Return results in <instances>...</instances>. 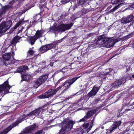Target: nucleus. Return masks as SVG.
<instances>
[{
    "instance_id": "nucleus-51",
    "label": "nucleus",
    "mask_w": 134,
    "mask_h": 134,
    "mask_svg": "<svg viewBox=\"0 0 134 134\" xmlns=\"http://www.w3.org/2000/svg\"><path fill=\"white\" fill-rule=\"evenodd\" d=\"M2 1L3 2H4V0H2Z\"/></svg>"
},
{
    "instance_id": "nucleus-49",
    "label": "nucleus",
    "mask_w": 134,
    "mask_h": 134,
    "mask_svg": "<svg viewBox=\"0 0 134 134\" xmlns=\"http://www.w3.org/2000/svg\"><path fill=\"white\" fill-rule=\"evenodd\" d=\"M21 31H21V30L19 31H18V34H19V33H20V32H21Z\"/></svg>"
},
{
    "instance_id": "nucleus-50",
    "label": "nucleus",
    "mask_w": 134,
    "mask_h": 134,
    "mask_svg": "<svg viewBox=\"0 0 134 134\" xmlns=\"http://www.w3.org/2000/svg\"><path fill=\"white\" fill-rule=\"evenodd\" d=\"M132 77L133 78H134V75H133L132 76Z\"/></svg>"
},
{
    "instance_id": "nucleus-3",
    "label": "nucleus",
    "mask_w": 134,
    "mask_h": 134,
    "mask_svg": "<svg viewBox=\"0 0 134 134\" xmlns=\"http://www.w3.org/2000/svg\"><path fill=\"white\" fill-rule=\"evenodd\" d=\"M22 119L21 120H17L14 123L11 124L9 127L4 129L0 133V134H7L14 127H15L19 123L21 122L25 119H27L26 115H24L22 117Z\"/></svg>"
},
{
    "instance_id": "nucleus-25",
    "label": "nucleus",
    "mask_w": 134,
    "mask_h": 134,
    "mask_svg": "<svg viewBox=\"0 0 134 134\" xmlns=\"http://www.w3.org/2000/svg\"><path fill=\"white\" fill-rule=\"evenodd\" d=\"M70 84H69V83L68 80H67L63 83L62 85L59 87L58 88L60 89H61L63 87H67V89H68L70 87Z\"/></svg>"
},
{
    "instance_id": "nucleus-14",
    "label": "nucleus",
    "mask_w": 134,
    "mask_h": 134,
    "mask_svg": "<svg viewBox=\"0 0 134 134\" xmlns=\"http://www.w3.org/2000/svg\"><path fill=\"white\" fill-rule=\"evenodd\" d=\"M43 109L41 108H39L35 110L32 111L30 112L29 115H35L37 116L39 118L41 117V114L42 113V111Z\"/></svg>"
},
{
    "instance_id": "nucleus-40",
    "label": "nucleus",
    "mask_w": 134,
    "mask_h": 134,
    "mask_svg": "<svg viewBox=\"0 0 134 134\" xmlns=\"http://www.w3.org/2000/svg\"><path fill=\"white\" fill-rule=\"evenodd\" d=\"M14 2V0H13L9 2V4H12Z\"/></svg>"
},
{
    "instance_id": "nucleus-33",
    "label": "nucleus",
    "mask_w": 134,
    "mask_h": 134,
    "mask_svg": "<svg viewBox=\"0 0 134 134\" xmlns=\"http://www.w3.org/2000/svg\"><path fill=\"white\" fill-rule=\"evenodd\" d=\"M68 69L67 68V67H65L64 68H63L62 70H61V71L62 72H65L67 71H68Z\"/></svg>"
},
{
    "instance_id": "nucleus-11",
    "label": "nucleus",
    "mask_w": 134,
    "mask_h": 134,
    "mask_svg": "<svg viewBox=\"0 0 134 134\" xmlns=\"http://www.w3.org/2000/svg\"><path fill=\"white\" fill-rule=\"evenodd\" d=\"M124 0H111V3L113 4H117L119 3L118 5L116 6L113 9L110 10V12H112L115 11L118 9L120 6L123 3Z\"/></svg>"
},
{
    "instance_id": "nucleus-53",
    "label": "nucleus",
    "mask_w": 134,
    "mask_h": 134,
    "mask_svg": "<svg viewBox=\"0 0 134 134\" xmlns=\"http://www.w3.org/2000/svg\"><path fill=\"white\" fill-rule=\"evenodd\" d=\"M18 134H21V132L20 133Z\"/></svg>"
},
{
    "instance_id": "nucleus-23",
    "label": "nucleus",
    "mask_w": 134,
    "mask_h": 134,
    "mask_svg": "<svg viewBox=\"0 0 134 134\" xmlns=\"http://www.w3.org/2000/svg\"><path fill=\"white\" fill-rule=\"evenodd\" d=\"M92 126V124L91 123H87L83 124V127L84 129H87V133H88L91 129Z\"/></svg>"
},
{
    "instance_id": "nucleus-39",
    "label": "nucleus",
    "mask_w": 134,
    "mask_h": 134,
    "mask_svg": "<svg viewBox=\"0 0 134 134\" xmlns=\"http://www.w3.org/2000/svg\"><path fill=\"white\" fill-rule=\"evenodd\" d=\"M99 99H97L94 100L93 101V102L94 103H97L99 101Z\"/></svg>"
},
{
    "instance_id": "nucleus-42",
    "label": "nucleus",
    "mask_w": 134,
    "mask_h": 134,
    "mask_svg": "<svg viewBox=\"0 0 134 134\" xmlns=\"http://www.w3.org/2000/svg\"><path fill=\"white\" fill-rule=\"evenodd\" d=\"M90 72H91V71H85L84 72V74L86 73H89Z\"/></svg>"
},
{
    "instance_id": "nucleus-5",
    "label": "nucleus",
    "mask_w": 134,
    "mask_h": 134,
    "mask_svg": "<svg viewBox=\"0 0 134 134\" xmlns=\"http://www.w3.org/2000/svg\"><path fill=\"white\" fill-rule=\"evenodd\" d=\"M48 76V75L46 74L40 76L38 79L35 80L32 83L34 87L36 88H37L47 80Z\"/></svg>"
},
{
    "instance_id": "nucleus-19",
    "label": "nucleus",
    "mask_w": 134,
    "mask_h": 134,
    "mask_svg": "<svg viewBox=\"0 0 134 134\" xmlns=\"http://www.w3.org/2000/svg\"><path fill=\"white\" fill-rule=\"evenodd\" d=\"M28 68L27 66H20L16 70V72L21 73L23 72H25L26 70H28Z\"/></svg>"
},
{
    "instance_id": "nucleus-35",
    "label": "nucleus",
    "mask_w": 134,
    "mask_h": 134,
    "mask_svg": "<svg viewBox=\"0 0 134 134\" xmlns=\"http://www.w3.org/2000/svg\"><path fill=\"white\" fill-rule=\"evenodd\" d=\"M28 53L30 55H32L34 54V52L32 49H30Z\"/></svg>"
},
{
    "instance_id": "nucleus-10",
    "label": "nucleus",
    "mask_w": 134,
    "mask_h": 134,
    "mask_svg": "<svg viewBox=\"0 0 134 134\" xmlns=\"http://www.w3.org/2000/svg\"><path fill=\"white\" fill-rule=\"evenodd\" d=\"M97 110L96 109H94L92 110L89 111L87 113L86 115L84 118L79 120V122H83L86 121L91 116L95 114Z\"/></svg>"
},
{
    "instance_id": "nucleus-48",
    "label": "nucleus",
    "mask_w": 134,
    "mask_h": 134,
    "mask_svg": "<svg viewBox=\"0 0 134 134\" xmlns=\"http://www.w3.org/2000/svg\"><path fill=\"white\" fill-rule=\"evenodd\" d=\"M109 70L110 71H111L113 69L111 68H110L109 69Z\"/></svg>"
},
{
    "instance_id": "nucleus-2",
    "label": "nucleus",
    "mask_w": 134,
    "mask_h": 134,
    "mask_svg": "<svg viewBox=\"0 0 134 134\" xmlns=\"http://www.w3.org/2000/svg\"><path fill=\"white\" fill-rule=\"evenodd\" d=\"M75 122L72 121L64 122L62 124V128L59 130L60 134H63L66 132L69 131L72 128Z\"/></svg>"
},
{
    "instance_id": "nucleus-31",
    "label": "nucleus",
    "mask_w": 134,
    "mask_h": 134,
    "mask_svg": "<svg viewBox=\"0 0 134 134\" xmlns=\"http://www.w3.org/2000/svg\"><path fill=\"white\" fill-rule=\"evenodd\" d=\"M87 0H78L77 3L78 5H82L87 1Z\"/></svg>"
},
{
    "instance_id": "nucleus-12",
    "label": "nucleus",
    "mask_w": 134,
    "mask_h": 134,
    "mask_svg": "<svg viewBox=\"0 0 134 134\" xmlns=\"http://www.w3.org/2000/svg\"><path fill=\"white\" fill-rule=\"evenodd\" d=\"M98 40L97 41V44L99 45L103 44L105 43L108 40V38L105 37L104 35H102L99 36L98 38Z\"/></svg>"
},
{
    "instance_id": "nucleus-29",
    "label": "nucleus",
    "mask_w": 134,
    "mask_h": 134,
    "mask_svg": "<svg viewBox=\"0 0 134 134\" xmlns=\"http://www.w3.org/2000/svg\"><path fill=\"white\" fill-rule=\"evenodd\" d=\"M23 19L20 20L15 25V26L13 27V28L14 29H16L19 26L22 25L23 24Z\"/></svg>"
},
{
    "instance_id": "nucleus-6",
    "label": "nucleus",
    "mask_w": 134,
    "mask_h": 134,
    "mask_svg": "<svg viewBox=\"0 0 134 134\" xmlns=\"http://www.w3.org/2000/svg\"><path fill=\"white\" fill-rule=\"evenodd\" d=\"M12 24V21L9 20L3 22L0 25V33L3 34L10 27Z\"/></svg>"
},
{
    "instance_id": "nucleus-8",
    "label": "nucleus",
    "mask_w": 134,
    "mask_h": 134,
    "mask_svg": "<svg viewBox=\"0 0 134 134\" xmlns=\"http://www.w3.org/2000/svg\"><path fill=\"white\" fill-rule=\"evenodd\" d=\"M37 126L35 124L26 127L21 131V134H26L28 133H32L33 131L36 129Z\"/></svg>"
},
{
    "instance_id": "nucleus-46",
    "label": "nucleus",
    "mask_w": 134,
    "mask_h": 134,
    "mask_svg": "<svg viewBox=\"0 0 134 134\" xmlns=\"http://www.w3.org/2000/svg\"><path fill=\"white\" fill-rule=\"evenodd\" d=\"M17 0V1H18V2L19 3H20V2H21L23 1H24V0Z\"/></svg>"
},
{
    "instance_id": "nucleus-4",
    "label": "nucleus",
    "mask_w": 134,
    "mask_h": 134,
    "mask_svg": "<svg viewBox=\"0 0 134 134\" xmlns=\"http://www.w3.org/2000/svg\"><path fill=\"white\" fill-rule=\"evenodd\" d=\"M11 87L8 84V81H6L3 84L0 85V95L2 96L3 94L2 97L4 95L9 93V91Z\"/></svg>"
},
{
    "instance_id": "nucleus-15",
    "label": "nucleus",
    "mask_w": 134,
    "mask_h": 134,
    "mask_svg": "<svg viewBox=\"0 0 134 134\" xmlns=\"http://www.w3.org/2000/svg\"><path fill=\"white\" fill-rule=\"evenodd\" d=\"M103 46L107 48H109L112 47L115 43V40L114 39H110L108 38V40L105 42Z\"/></svg>"
},
{
    "instance_id": "nucleus-45",
    "label": "nucleus",
    "mask_w": 134,
    "mask_h": 134,
    "mask_svg": "<svg viewBox=\"0 0 134 134\" xmlns=\"http://www.w3.org/2000/svg\"><path fill=\"white\" fill-rule=\"evenodd\" d=\"M131 8H134V4H133L131 6H130Z\"/></svg>"
},
{
    "instance_id": "nucleus-30",
    "label": "nucleus",
    "mask_w": 134,
    "mask_h": 134,
    "mask_svg": "<svg viewBox=\"0 0 134 134\" xmlns=\"http://www.w3.org/2000/svg\"><path fill=\"white\" fill-rule=\"evenodd\" d=\"M79 77H74L71 79H70L68 80V81L70 84L71 86V85L73 84L79 78Z\"/></svg>"
},
{
    "instance_id": "nucleus-28",
    "label": "nucleus",
    "mask_w": 134,
    "mask_h": 134,
    "mask_svg": "<svg viewBox=\"0 0 134 134\" xmlns=\"http://www.w3.org/2000/svg\"><path fill=\"white\" fill-rule=\"evenodd\" d=\"M83 132V130L81 128H79L76 129L74 132V134H82Z\"/></svg>"
},
{
    "instance_id": "nucleus-22",
    "label": "nucleus",
    "mask_w": 134,
    "mask_h": 134,
    "mask_svg": "<svg viewBox=\"0 0 134 134\" xmlns=\"http://www.w3.org/2000/svg\"><path fill=\"white\" fill-rule=\"evenodd\" d=\"M11 5H7L5 6V7H3L2 8L0 9V16H1L3 14L5 13L6 10L9 9L11 8Z\"/></svg>"
},
{
    "instance_id": "nucleus-20",
    "label": "nucleus",
    "mask_w": 134,
    "mask_h": 134,
    "mask_svg": "<svg viewBox=\"0 0 134 134\" xmlns=\"http://www.w3.org/2000/svg\"><path fill=\"white\" fill-rule=\"evenodd\" d=\"M45 31L43 30H38L36 32L35 35L34 36V37H35L37 39L42 36V35Z\"/></svg>"
},
{
    "instance_id": "nucleus-16",
    "label": "nucleus",
    "mask_w": 134,
    "mask_h": 134,
    "mask_svg": "<svg viewBox=\"0 0 134 134\" xmlns=\"http://www.w3.org/2000/svg\"><path fill=\"white\" fill-rule=\"evenodd\" d=\"M126 82L125 79H122V80H119L115 81L114 83L111 84L112 87V89L113 90V88H117L118 86H120L122 83H124Z\"/></svg>"
},
{
    "instance_id": "nucleus-38",
    "label": "nucleus",
    "mask_w": 134,
    "mask_h": 134,
    "mask_svg": "<svg viewBox=\"0 0 134 134\" xmlns=\"http://www.w3.org/2000/svg\"><path fill=\"white\" fill-rule=\"evenodd\" d=\"M70 0H62V2L63 3H66L69 2Z\"/></svg>"
},
{
    "instance_id": "nucleus-7",
    "label": "nucleus",
    "mask_w": 134,
    "mask_h": 134,
    "mask_svg": "<svg viewBox=\"0 0 134 134\" xmlns=\"http://www.w3.org/2000/svg\"><path fill=\"white\" fill-rule=\"evenodd\" d=\"M59 89L57 88L55 89H50L45 93L38 96L40 98H45L52 97L54 95Z\"/></svg>"
},
{
    "instance_id": "nucleus-21",
    "label": "nucleus",
    "mask_w": 134,
    "mask_h": 134,
    "mask_svg": "<svg viewBox=\"0 0 134 134\" xmlns=\"http://www.w3.org/2000/svg\"><path fill=\"white\" fill-rule=\"evenodd\" d=\"M22 37H20L18 36H16L10 42L11 44L15 45L16 43L19 42V40H20Z\"/></svg>"
},
{
    "instance_id": "nucleus-37",
    "label": "nucleus",
    "mask_w": 134,
    "mask_h": 134,
    "mask_svg": "<svg viewBox=\"0 0 134 134\" xmlns=\"http://www.w3.org/2000/svg\"><path fill=\"white\" fill-rule=\"evenodd\" d=\"M134 34V32L130 34L129 35H127L126 37L128 38H129L130 37H132L133 35Z\"/></svg>"
},
{
    "instance_id": "nucleus-54",
    "label": "nucleus",
    "mask_w": 134,
    "mask_h": 134,
    "mask_svg": "<svg viewBox=\"0 0 134 134\" xmlns=\"http://www.w3.org/2000/svg\"><path fill=\"white\" fill-rule=\"evenodd\" d=\"M53 126H53H51V127H52V126Z\"/></svg>"
},
{
    "instance_id": "nucleus-17",
    "label": "nucleus",
    "mask_w": 134,
    "mask_h": 134,
    "mask_svg": "<svg viewBox=\"0 0 134 134\" xmlns=\"http://www.w3.org/2000/svg\"><path fill=\"white\" fill-rule=\"evenodd\" d=\"M121 123L120 121H116L114 122L111 126L110 127L109 131L111 132L113 130L119 127Z\"/></svg>"
},
{
    "instance_id": "nucleus-43",
    "label": "nucleus",
    "mask_w": 134,
    "mask_h": 134,
    "mask_svg": "<svg viewBox=\"0 0 134 134\" xmlns=\"http://www.w3.org/2000/svg\"><path fill=\"white\" fill-rule=\"evenodd\" d=\"M49 65H50L51 66H53V63H52V62L50 63Z\"/></svg>"
},
{
    "instance_id": "nucleus-27",
    "label": "nucleus",
    "mask_w": 134,
    "mask_h": 134,
    "mask_svg": "<svg viewBox=\"0 0 134 134\" xmlns=\"http://www.w3.org/2000/svg\"><path fill=\"white\" fill-rule=\"evenodd\" d=\"M31 77V76L30 75L25 74L21 75V77L22 79L24 81H28Z\"/></svg>"
},
{
    "instance_id": "nucleus-26",
    "label": "nucleus",
    "mask_w": 134,
    "mask_h": 134,
    "mask_svg": "<svg viewBox=\"0 0 134 134\" xmlns=\"http://www.w3.org/2000/svg\"><path fill=\"white\" fill-rule=\"evenodd\" d=\"M11 54L10 53H6L3 56V59L5 60L8 61L10 59L11 57Z\"/></svg>"
},
{
    "instance_id": "nucleus-36",
    "label": "nucleus",
    "mask_w": 134,
    "mask_h": 134,
    "mask_svg": "<svg viewBox=\"0 0 134 134\" xmlns=\"http://www.w3.org/2000/svg\"><path fill=\"white\" fill-rule=\"evenodd\" d=\"M43 132V131L42 130L38 131L35 133V134H41Z\"/></svg>"
},
{
    "instance_id": "nucleus-44",
    "label": "nucleus",
    "mask_w": 134,
    "mask_h": 134,
    "mask_svg": "<svg viewBox=\"0 0 134 134\" xmlns=\"http://www.w3.org/2000/svg\"><path fill=\"white\" fill-rule=\"evenodd\" d=\"M94 119H95V118H93V120L91 121V123H92L91 124L92 125L93 124V121H94Z\"/></svg>"
},
{
    "instance_id": "nucleus-18",
    "label": "nucleus",
    "mask_w": 134,
    "mask_h": 134,
    "mask_svg": "<svg viewBox=\"0 0 134 134\" xmlns=\"http://www.w3.org/2000/svg\"><path fill=\"white\" fill-rule=\"evenodd\" d=\"M99 88L98 87H94L92 90L88 93V96L89 97L95 96L98 92Z\"/></svg>"
},
{
    "instance_id": "nucleus-34",
    "label": "nucleus",
    "mask_w": 134,
    "mask_h": 134,
    "mask_svg": "<svg viewBox=\"0 0 134 134\" xmlns=\"http://www.w3.org/2000/svg\"><path fill=\"white\" fill-rule=\"evenodd\" d=\"M130 130V127H128L125 130H124L122 132V134H124L126 132H128Z\"/></svg>"
},
{
    "instance_id": "nucleus-55",
    "label": "nucleus",
    "mask_w": 134,
    "mask_h": 134,
    "mask_svg": "<svg viewBox=\"0 0 134 134\" xmlns=\"http://www.w3.org/2000/svg\"><path fill=\"white\" fill-rule=\"evenodd\" d=\"M1 98L0 99V100H1Z\"/></svg>"
},
{
    "instance_id": "nucleus-9",
    "label": "nucleus",
    "mask_w": 134,
    "mask_h": 134,
    "mask_svg": "<svg viewBox=\"0 0 134 134\" xmlns=\"http://www.w3.org/2000/svg\"><path fill=\"white\" fill-rule=\"evenodd\" d=\"M55 46V44L52 43L48 44L41 47L39 49V51L41 52L42 53H43L48 50L54 48Z\"/></svg>"
},
{
    "instance_id": "nucleus-47",
    "label": "nucleus",
    "mask_w": 134,
    "mask_h": 134,
    "mask_svg": "<svg viewBox=\"0 0 134 134\" xmlns=\"http://www.w3.org/2000/svg\"><path fill=\"white\" fill-rule=\"evenodd\" d=\"M47 105H44V107H46L47 108L45 109H47L48 108V107H47Z\"/></svg>"
},
{
    "instance_id": "nucleus-52",
    "label": "nucleus",
    "mask_w": 134,
    "mask_h": 134,
    "mask_svg": "<svg viewBox=\"0 0 134 134\" xmlns=\"http://www.w3.org/2000/svg\"><path fill=\"white\" fill-rule=\"evenodd\" d=\"M2 20V19H0V22L1 21V20Z\"/></svg>"
},
{
    "instance_id": "nucleus-24",
    "label": "nucleus",
    "mask_w": 134,
    "mask_h": 134,
    "mask_svg": "<svg viewBox=\"0 0 134 134\" xmlns=\"http://www.w3.org/2000/svg\"><path fill=\"white\" fill-rule=\"evenodd\" d=\"M37 39L36 37H34V36L32 37H30L27 38L28 42L32 45L33 44L36 40Z\"/></svg>"
},
{
    "instance_id": "nucleus-41",
    "label": "nucleus",
    "mask_w": 134,
    "mask_h": 134,
    "mask_svg": "<svg viewBox=\"0 0 134 134\" xmlns=\"http://www.w3.org/2000/svg\"><path fill=\"white\" fill-rule=\"evenodd\" d=\"M7 49V48H4L3 49V50L2 51V52H3V53H4L5 52V51Z\"/></svg>"
},
{
    "instance_id": "nucleus-13",
    "label": "nucleus",
    "mask_w": 134,
    "mask_h": 134,
    "mask_svg": "<svg viewBox=\"0 0 134 134\" xmlns=\"http://www.w3.org/2000/svg\"><path fill=\"white\" fill-rule=\"evenodd\" d=\"M133 18L132 15H130L127 17H124L121 20V22L123 24H127L131 21Z\"/></svg>"
},
{
    "instance_id": "nucleus-32",
    "label": "nucleus",
    "mask_w": 134,
    "mask_h": 134,
    "mask_svg": "<svg viewBox=\"0 0 134 134\" xmlns=\"http://www.w3.org/2000/svg\"><path fill=\"white\" fill-rule=\"evenodd\" d=\"M130 107L131 109H128L126 110V111L131 110L132 111H134V104H133L132 105L130 106Z\"/></svg>"
},
{
    "instance_id": "nucleus-1",
    "label": "nucleus",
    "mask_w": 134,
    "mask_h": 134,
    "mask_svg": "<svg viewBox=\"0 0 134 134\" xmlns=\"http://www.w3.org/2000/svg\"><path fill=\"white\" fill-rule=\"evenodd\" d=\"M73 25L72 23H71L69 24H62L56 26V23H54L52 26L50 27L48 30V32H51L54 33L55 34H58V33H61L65 30L70 29Z\"/></svg>"
}]
</instances>
